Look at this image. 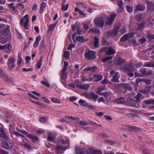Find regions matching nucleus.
<instances>
[{
  "label": "nucleus",
  "instance_id": "8",
  "mask_svg": "<svg viewBox=\"0 0 154 154\" xmlns=\"http://www.w3.org/2000/svg\"><path fill=\"white\" fill-rule=\"evenodd\" d=\"M121 69L125 72H127L129 71H134L135 69V68L130 63L126 64L124 66L121 68Z\"/></svg>",
  "mask_w": 154,
  "mask_h": 154
},
{
  "label": "nucleus",
  "instance_id": "26",
  "mask_svg": "<svg viewBox=\"0 0 154 154\" xmlns=\"http://www.w3.org/2000/svg\"><path fill=\"white\" fill-rule=\"evenodd\" d=\"M9 132L11 136V137H13V134H14L16 135L17 137H20L21 134L20 133L16 132L14 130H11L9 129Z\"/></svg>",
  "mask_w": 154,
  "mask_h": 154
},
{
  "label": "nucleus",
  "instance_id": "56",
  "mask_svg": "<svg viewBox=\"0 0 154 154\" xmlns=\"http://www.w3.org/2000/svg\"><path fill=\"white\" fill-rule=\"evenodd\" d=\"M45 41L43 39H42L40 43V48L41 49H43L45 48Z\"/></svg>",
  "mask_w": 154,
  "mask_h": 154
},
{
  "label": "nucleus",
  "instance_id": "5",
  "mask_svg": "<svg viewBox=\"0 0 154 154\" xmlns=\"http://www.w3.org/2000/svg\"><path fill=\"white\" fill-rule=\"evenodd\" d=\"M29 18L28 14H26L21 19L20 24L23 25L25 29H28Z\"/></svg>",
  "mask_w": 154,
  "mask_h": 154
},
{
  "label": "nucleus",
  "instance_id": "40",
  "mask_svg": "<svg viewBox=\"0 0 154 154\" xmlns=\"http://www.w3.org/2000/svg\"><path fill=\"white\" fill-rule=\"evenodd\" d=\"M48 141H53L55 139V137L53 136L51 134L49 133H48Z\"/></svg>",
  "mask_w": 154,
  "mask_h": 154
},
{
  "label": "nucleus",
  "instance_id": "6",
  "mask_svg": "<svg viewBox=\"0 0 154 154\" xmlns=\"http://www.w3.org/2000/svg\"><path fill=\"white\" fill-rule=\"evenodd\" d=\"M85 57L88 60H93L96 57L95 53L93 51H88L85 54Z\"/></svg>",
  "mask_w": 154,
  "mask_h": 154
},
{
  "label": "nucleus",
  "instance_id": "61",
  "mask_svg": "<svg viewBox=\"0 0 154 154\" xmlns=\"http://www.w3.org/2000/svg\"><path fill=\"white\" fill-rule=\"evenodd\" d=\"M78 5L79 6H80V7H81L82 8H84L85 9H87V7H85V6L84 5L83 3L80 2L78 3Z\"/></svg>",
  "mask_w": 154,
  "mask_h": 154
},
{
  "label": "nucleus",
  "instance_id": "45",
  "mask_svg": "<svg viewBox=\"0 0 154 154\" xmlns=\"http://www.w3.org/2000/svg\"><path fill=\"white\" fill-rule=\"evenodd\" d=\"M51 101L54 103H61L60 100L55 98H52L51 99Z\"/></svg>",
  "mask_w": 154,
  "mask_h": 154
},
{
  "label": "nucleus",
  "instance_id": "14",
  "mask_svg": "<svg viewBox=\"0 0 154 154\" xmlns=\"http://www.w3.org/2000/svg\"><path fill=\"white\" fill-rule=\"evenodd\" d=\"M13 143L11 142H5L3 144V147L7 149H11L13 147Z\"/></svg>",
  "mask_w": 154,
  "mask_h": 154
},
{
  "label": "nucleus",
  "instance_id": "10",
  "mask_svg": "<svg viewBox=\"0 0 154 154\" xmlns=\"http://www.w3.org/2000/svg\"><path fill=\"white\" fill-rule=\"evenodd\" d=\"M116 16V14L115 13L111 14L110 17H107L106 21V24H107L109 25H111L113 23Z\"/></svg>",
  "mask_w": 154,
  "mask_h": 154
},
{
  "label": "nucleus",
  "instance_id": "29",
  "mask_svg": "<svg viewBox=\"0 0 154 154\" xmlns=\"http://www.w3.org/2000/svg\"><path fill=\"white\" fill-rule=\"evenodd\" d=\"M10 26L7 25L6 27L4 29L3 32V34L5 35H7L10 31Z\"/></svg>",
  "mask_w": 154,
  "mask_h": 154
},
{
  "label": "nucleus",
  "instance_id": "32",
  "mask_svg": "<svg viewBox=\"0 0 154 154\" xmlns=\"http://www.w3.org/2000/svg\"><path fill=\"white\" fill-rule=\"evenodd\" d=\"M75 12H79V14L84 16V17H86V15L84 13V11L78 8H75Z\"/></svg>",
  "mask_w": 154,
  "mask_h": 154
},
{
  "label": "nucleus",
  "instance_id": "9",
  "mask_svg": "<svg viewBox=\"0 0 154 154\" xmlns=\"http://www.w3.org/2000/svg\"><path fill=\"white\" fill-rule=\"evenodd\" d=\"M139 128L134 126H126L124 128H121L120 130L122 131L125 130L126 131H137L139 130Z\"/></svg>",
  "mask_w": 154,
  "mask_h": 154
},
{
  "label": "nucleus",
  "instance_id": "18",
  "mask_svg": "<svg viewBox=\"0 0 154 154\" xmlns=\"http://www.w3.org/2000/svg\"><path fill=\"white\" fill-rule=\"evenodd\" d=\"M132 36V33H129L124 35L120 39L121 42L127 40Z\"/></svg>",
  "mask_w": 154,
  "mask_h": 154
},
{
  "label": "nucleus",
  "instance_id": "57",
  "mask_svg": "<svg viewBox=\"0 0 154 154\" xmlns=\"http://www.w3.org/2000/svg\"><path fill=\"white\" fill-rule=\"evenodd\" d=\"M79 123L80 125L85 126L88 124V123L84 121H81L79 122Z\"/></svg>",
  "mask_w": 154,
  "mask_h": 154
},
{
  "label": "nucleus",
  "instance_id": "35",
  "mask_svg": "<svg viewBox=\"0 0 154 154\" xmlns=\"http://www.w3.org/2000/svg\"><path fill=\"white\" fill-rule=\"evenodd\" d=\"M144 66L154 67V62H149L146 63L144 65Z\"/></svg>",
  "mask_w": 154,
  "mask_h": 154
},
{
  "label": "nucleus",
  "instance_id": "53",
  "mask_svg": "<svg viewBox=\"0 0 154 154\" xmlns=\"http://www.w3.org/2000/svg\"><path fill=\"white\" fill-rule=\"evenodd\" d=\"M23 60L20 55L19 54L18 56V60L17 62V64L18 65H20L22 62Z\"/></svg>",
  "mask_w": 154,
  "mask_h": 154
},
{
  "label": "nucleus",
  "instance_id": "41",
  "mask_svg": "<svg viewBox=\"0 0 154 154\" xmlns=\"http://www.w3.org/2000/svg\"><path fill=\"white\" fill-rule=\"evenodd\" d=\"M144 103L146 104H154V100H144Z\"/></svg>",
  "mask_w": 154,
  "mask_h": 154
},
{
  "label": "nucleus",
  "instance_id": "43",
  "mask_svg": "<svg viewBox=\"0 0 154 154\" xmlns=\"http://www.w3.org/2000/svg\"><path fill=\"white\" fill-rule=\"evenodd\" d=\"M69 52L67 51H65L64 53L63 57L66 60L69 59Z\"/></svg>",
  "mask_w": 154,
  "mask_h": 154
},
{
  "label": "nucleus",
  "instance_id": "64",
  "mask_svg": "<svg viewBox=\"0 0 154 154\" xmlns=\"http://www.w3.org/2000/svg\"><path fill=\"white\" fill-rule=\"evenodd\" d=\"M0 154H8V153L4 150L0 149Z\"/></svg>",
  "mask_w": 154,
  "mask_h": 154
},
{
  "label": "nucleus",
  "instance_id": "36",
  "mask_svg": "<svg viewBox=\"0 0 154 154\" xmlns=\"http://www.w3.org/2000/svg\"><path fill=\"white\" fill-rule=\"evenodd\" d=\"M145 26V24L144 23H142L140 24H138L137 25V29L138 30H140L143 29Z\"/></svg>",
  "mask_w": 154,
  "mask_h": 154
},
{
  "label": "nucleus",
  "instance_id": "58",
  "mask_svg": "<svg viewBox=\"0 0 154 154\" xmlns=\"http://www.w3.org/2000/svg\"><path fill=\"white\" fill-rule=\"evenodd\" d=\"M142 82H143L147 84H150L151 83L150 81L147 79H143L142 80Z\"/></svg>",
  "mask_w": 154,
  "mask_h": 154
},
{
  "label": "nucleus",
  "instance_id": "1",
  "mask_svg": "<svg viewBox=\"0 0 154 154\" xmlns=\"http://www.w3.org/2000/svg\"><path fill=\"white\" fill-rule=\"evenodd\" d=\"M104 19L103 17H95L94 20V25L97 27H103L104 24Z\"/></svg>",
  "mask_w": 154,
  "mask_h": 154
},
{
  "label": "nucleus",
  "instance_id": "46",
  "mask_svg": "<svg viewBox=\"0 0 154 154\" xmlns=\"http://www.w3.org/2000/svg\"><path fill=\"white\" fill-rule=\"evenodd\" d=\"M104 87H100L98 88L96 92V93L99 95H102V94L101 93V92L102 91L104 90Z\"/></svg>",
  "mask_w": 154,
  "mask_h": 154
},
{
  "label": "nucleus",
  "instance_id": "62",
  "mask_svg": "<svg viewBox=\"0 0 154 154\" xmlns=\"http://www.w3.org/2000/svg\"><path fill=\"white\" fill-rule=\"evenodd\" d=\"M46 117H43L40 118L39 119V121L42 123L45 122L46 120Z\"/></svg>",
  "mask_w": 154,
  "mask_h": 154
},
{
  "label": "nucleus",
  "instance_id": "27",
  "mask_svg": "<svg viewBox=\"0 0 154 154\" xmlns=\"http://www.w3.org/2000/svg\"><path fill=\"white\" fill-rule=\"evenodd\" d=\"M116 101V102L119 104H124L125 102V100L123 97L119 98Z\"/></svg>",
  "mask_w": 154,
  "mask_h": 154
},
{
  "label": "nucleus",
  "instance_id": "28",
  "mask_svg": "<svg viewBox=\"0 0 154 154\" xmlns=\"http://www.w3.org/2000/svg\"><path fill=\"white\" fill-rule=\"evenodd\" d=\"M46 6V3L44 2H42L41 3L39 9L40 13H42L43 12L44 9Z\"/></svg>",
  "mask_w": 154,
  "mask_h": 154
},
{
  "label": "nucleus",
  "instance_id": "34",
  "mask_svg": "<svg viewBox=\"0 0 154 154\" xmlns=\"http://www.w3.org/2000/svg\"><path fill=\"white\" fill-rule=\"evenodd\" d=\"M21 145L24 146L25 148L27 149L28 150H30L32 149L33 148L28 143H25V144L21 143Z\"/></svg>",
  "mask_w": 154,
  "mask_h": 154
},
{
  "label": "nucleus",
  "instance_id": "3",
  "mask_svg": "<svg viewBox=\"0 0 154 154\" xmlns=\"http://www.w3.org/2000/svg\"><path fill=\"white\" fill-rule=\"evenodd\" d=\"M119 29V25H115L113 31L107 32V34L108 36L115 37L118 35Z\"/></svg>",
  "mask_w": 154,
  "mask_h": 154
},
{
  "label": "nucleus",
  "instance_id": "50",
  "mask_svg": "<svg viewBox=\"0 0 154 154\" xmlns=\"http://www.w3.org/2000/svg\"><path fill=\"white\" fill-rule=\"evenodd\" d=\"M65 117L68 119H71L74 120H77L78 121L79 120V119L78 118L73 117L70 116H66Z\"/></svg>",
  "mask_w": 154,
  "mask_h": 154
},
{
  "label": "nucleus",
  "instance_id": "13",
  "mask_svg": "<svg viewBox=\"0 0 154 154\" xmlns=\"http://www.w3.org/2000/svg\"><path fill=\"white\" fill-rule=\"evenodd\" d=\"M103 76L100 75H94L92 77H90V81L94 82L99 81L102 79Z\"/></svg>",
  "mask_w": 154,
  "mask_h": 154
},
{
  "label": "nucleus",
  "instance_id": "51",
  "mask_svg": "<svg viewBox=\"0 0 154 154\" xmlns=\"http://www.w3.org/2000/svg\"><path fill=\"white\" fill-rule=\"evenodd\" d=\"M41 83L47 87H49L50 86V84L47 82L46 81H42L41 82Z\"/></svg>",
  "mask_w": 154,
  "mask_h": 154
},
{
  "label": "nucleus",
  "instance_id": "7",
  "mask_svg": "<svg viewBox=\"0 0 154 154\" xmlns=\"http://www.w3.org/2000/svg\"><path fill=\"white\" fill-rule=\"evenodd\" d=\"M20 132L26 135L28 138L32 139L34 142H36L38 140L37 137L32 134H29V132L24 130H22L20 131Z\"/></svg>",
  "mask_w": 154,
  "mask_h": 154
},
{
  "label": "nucleus",
  "instance_id": "20",
  "mask_svg": "<svg viewBox=\"0 0 154 154\" xmlns=\"http://www.w3.org/2000/svg\"><path fill=\"white\" fill-rule=\"evenodd\" d=\"M146 9L145 6L142 5L140 4L137 5L135 7L134 11H144Z\"/></svg>",
  "mask_w": 154,
  "mask_h": 154
},
{
  "label": "nucleus",
  "instance_id": "15",
  "mask_svg": "<svg viewBox=\"0 0 154 154\" xmlns=\"http://www.w3.org/2000/svg\"><path fill=\"white\" fill-rule=\"evenodd\" d=\"M146 4L147 5V8L148 11L152 12L154 10V5L153 3L150 1H146Z\"/></svg>",
  "mask_w": 154,
  "mask_h": 154
},
{
  "label": "nucleus",
  "instance_id": "23",
  "mask_svg": "<svg viewBox=\"0 0 154 154\" xmlns=\"http://www.w3.org/2000/svg\"><path fill=\"white\" fill-rule=\"evenodd\" d=\"M97 69V67L96 66L93 67H87L84 69V70L89 71L93 72H95Z\"/></svg>",
  "mask_w": 154,
  "mask_h": 154
},
{
  "label": "nucleus",
  "instance_id": "31",
  "mask_svg": "<svg viewBox=\"0 0 154 154\" xmlns=\"http://www.w3.org/2000/svg\"><path fill=\"white\" fill-rule=\"evenodd\" d=\"M76 40L81 43H84L85 41H88V40L86 39L85 40L84 38L82 36H78L76 38Z\"/></svg>",
  "mask_w": 154,
  "mask_h": 154
},
{
  "label": "nucleus",
  "instance_id": "52",
  "mask_svg": "<svg viewBox=\"0 0 154 154\" xmlns=\"http://www.w3.org/2000/svg\"><path fill=\"white\" fill-rule=\"evenodd\" d=\"M107 79H105L101 82V83L102 84H108L110 83Z\"/></svg>",
  "mask_w": 154,
  "mask_h": 154
},
{
  "label": "nucleus",
  "instance_id": "16",
  "mask_svg": "<svg viewBox=\"0 0 154 154\" xmlns=\"http://www.w3.org/2000/svg\"><path fill=\"white\" fill-rule=\"evenodd\" d=\"M3 137L7 140L9 139V138L7 135L6 133L2 127L0 128V137Z\"/></svg>",
  "mask_w": 154,
  "mask_h": 154
},
{
  "label": "nucleus",
  "instance_id": "33",
  "mask_svg": "<svg viewBox=\"0 0 154 154\" xmlns=\"http://www.w3.org/2000/svg\"><path fill=\"white\" fill-rule=\"evenodd\" d=\"M75 151L77 154H88L87 152H81L80 151L78 147L77 146H75Z\"/></svg>",
  "mask_w": 154,
  "mask_h": 154
},
{
  "label": "nucleus",
  "instance_id": "4",
  "mask_svg": "<svg viewBox=\"0 0 154 154\" xmlns=\"http://www.w3.org/2000/svg\"><path fill=\"white\" fill-rule=\"evenodd\" d=\"M15 61V59L14 57H10L9 58L7 65L9 66L8 69H9L12 70L15 67L16 65L14 63Z\"/></svg>",
  "mask_w": 154,
  "mask_h": 154
},
{
  "label": "nucleus",
  "instance_id": "47",
  "mask_svg": "<svg viewBox=\"0 0 154 154\" xmlns=\"http://www.w3.org/2000/svg\"><path fill=\"white\" fill-rule=\"evenodd\" d=\"M102 42L103 45H108L109 44V43L106 40L105 38L104 37L102 38Z\"/></svg>",
  "mask_w": 154,
  "mask_h": 154
},
{
  "label": "nucleus",
  "instance_id": "2",
  "mask_svg": "<svg viewBox=\"0 0 154 154\" xmlns=\"http://www.w3.org/2000/svg\"><path fill=\"white\" fill-rule=\"evenodd\" d=\"M66 70H61L60 74V82L65 87L66 86V80L67 76V73L66 72Z\"/></svg>",
  "mask_w": 154,
  "mask_h": 154
},
{
  "label": "nucleus",
  "instance_id": "24",
  "mask_svg": "<svg viewBox=\"0 0 154 154\" xmlns=\"http://www.w3.org/2000/svg\"><path fill=\"white\" fill-rule=\"evenodd\" d=\"M92 42H94V47L95 48H97L98 47V43L99 39L97 37H95L92 40Z\"/></svg>",
  "mask_w": 154,
  "mask_h": 154
},
{
  "label": "nucleus",
  "instance_id": "17",
  "mask_svg": "<svg viewBox=\"0 0 154 154\" xmlns=\"http://www.w3.org/2000/svg\"><path fill=\"white\" fill-rule=\"evenodd\" d=\"M8 75L1 68L0 69V78L5 81H7L8 79Z\"/></svg>",
  "mask_w": 154,
  "mask_h": 154
},
{
  "label": "nucleus",
  "instance_id": "19",
  "mask_svg": "<svg viewBox=\"0 0 154 154\" xmlns=\"http://www.w3.org/2000/svg\"><path fill=\"white\" fill-rule=\"evenodd\" d=\"M107 50L106 51V54L107 55H111L116 54L115 50L112 47L109 46Z\"/></svg>",
  "mask_w": 154,
  "mask_h": 154
},
{
  "label": "nucleus",
  "instance_id": "37",
  "mask_svg": "<svg viewBox=\"0 0 154 154\" xmlns=\"http://www.w3.org/2000/svg\"><path fill=\"white\" fill-rule=\"evenodd\" d=\"M79 103L81 105L85 106H87L88 104V103H87L85 100H83L82 99L80 100L79 101Z\"/></svg>",
  "mask_w": 154,
  "mask_h": 154
},
{
  "label": "nucleus",
  "instance_id": "42",
  "mask_svg": "<svg viewBox=\"0 0 154 154\" xmlns=\"http://www.w3.org/2000/svg\"><path fill=\"white\" fill-rule=\"evenodd\" d=\"M69 7V4H67L66 5L65 4H62L61 6V10L62 11H66L67 10Z\"/></svg>",
  "mask_w": 154,
  "mask_h": 154
},
{
  "label": "nucleus",
  "instance_id": "59",
  "mask_svg": "<svg viewBox=\"0 0 154 154\" xmlns=\"http://www.w3.org/2000/svg\"><path fill=\"white\" fill-rule=\"evenodd\" d=\"M112 57L111 56H108L102 60V61L103 62H105L106 61L110 60L112 59Z\"/></svg>",
  "mask_w": 154,
  "mask_h": 154
},
{
  "label": "nucleus",
  "instance_id": "54",
  "mask_svg": "<svg viewBox=\"0 0 154 154\" xmlns=\"http://www.w3.org/2000/svg\"><path fill=\"white\" fill-rule=\"evenodd\" d=\"M68 65V62L65 61L64 62V66L62 70H67V66Z\"/></svg>",
  "mask_w": 154,
  "mask_h": 154
},
{
  "label": "nucleus",
  "instance_id": "25",
  "mask_svg": "<svg viewBox=\"0 0 154 154\" xmlns=\"http://www.w3.org/2000/svg\"><path fill=\"white\" fill-rule=\"evenodd\" d=\"M41 39L40 35H38L36 38L35 41L33 44V46L35 47H37L39 43V41Z\"/></svg>",
  "mask_w": 154,
  "mask_h": 154
},
{
  "label": "nucleus",
  "instance_id": "63",
  "mask_svg": "<svg viewBox=\"0 0 154 154\" xmlns=\"http://www.w3.org/2000/svg\"><path fill=\"white\" fill-rule=\"evenodd\" d=\"M146 37L149 40L153 39L154 38V36L151 34H148L147 35Z\"/></svg>",
  "mask_w": 154,
  "mask_h": 154
},
{
  "label": "nucleus",
  "instance_id": "21",
  "mask_svg": "<svg viewBox=\"0 0 154 154\" xmlns=\"http://www.w3.org/2000/svg\"><path fill=\"white\" fill-rule=\"evenodd\" d=\"M141 73L144 75H151L152 73V72L151 71L148 70L146 71V69L145 68H141L140 70Z\"/></svg>",
  "mask_w": 154,
  "mask_h": 154
},
{
  "label": "nucleus",
  "instance_id": "38",
  "mask_svg": "<svg viewBox=\"0 0 154 154\" xmlns=\"http://www.w3.org/2000/svg\"><path fill=\"white\" fill-rule=\"evenodd\" d=\"M121 86L124 88L128 89H131V88L130 86V85L128 84H122L121 85Z\"/></svg>",
  "mask_w": 154,
  "mask_h": 154
},
{
  "label": "nucleus",
  "instance_id": "55",
  "mask_svg": "<svg viewBox=\"0 0 154 154\" xmlns=\"http://www.w3.org/2000/svg\"><path fill=\"white\" fill-rule=\"evenodd\" d=\"M13 3H11L8 5V7L10 8L13 11H15V7L14 6Z\"/></svg>",
  "mask_w": 154,
  "mask_h": 154
},
{
  "label": "nucleus",
  "instance_id": "22",
  "mask_svg": "<svg viewBox=\"0 0 154 154\" xmlns=\"http://www.w3.org/2000/svg\"><path fill=\"white\" fill-rule=\"evenodd\" d=\"M119 74L118 72H116L114 75L113 76V78L111 80V81L113 82H119Z\"/></svg>",
  "mask_w": 154,
  "mask_h": 154
},
{
  "label": "nucleus",
  "instance_id": "48",
  "mask_svg": "<svg viewBox=\"0 0 154 154\" xmlns=\"http://www.w3.org/2000/svg\"><path fill=\"white\" fill-rule=\"evenodd\" d=\"M125 60L121 58H119L117 60V64L119 65H122L125 63Z\"/></svg>",
  "mask_w": 154,
  "mask_h": 154
},
{
  "label": "nucleus",
  "instance_id": "39",
  "mask_svg": "<svg viewBox=\"0 0 154 154\" xmlns=\"http://www.w3.org/2000/svg\"><path fill=\"white\" fill-rule=\"evenodd\" d=\"M56 23H53L48 26V29L49 31L53 30L56 26Z\"/></svg>",
  "mask_w": 154,
  "mask_h": 154
},
{
  "label": "nucleus",
  "instance_id": "49",
  "mask_svg": "<svg viewBox=\"0 0 154 154\" xmlns=\"http://www.w3.org/2000/svg\"><path fill=\"white\" fill-rule=\"evenodd\" d=\"M10 44H6L4 45H0V47L1 48V49H9V47H10Z\"/></svg>",
  "mask_w": 154,
  "mask_h": 154
},
{
  "label": "nucleus",
  "instance_id": "12",
  "mask_svg": "<svg viewBox=\"0 0 154 154\" xmlns=\"http://www.w3.org/2000/svg\"><path fill=\"white\" fill-rule=\"evenodd\" d=\"M83 94L90 99H93L95 100H96L99 97V96L95 94L93 92L88 93L84 92L83 93Z\"/></svg>",
  "mask_w": 154,
  "mask_h": 154
},
{
  "label": "nucleus",
  "instance_id": "11",
  "mask_svg": "<svg viewBox=\"0 0 154 154\" xmlns=\"http://www.w3.org/2000/svg\"><path fill=\"white\" fill-rule=\"evenodd\" d=\"M76 86L81 89L86 90L90 88L89 84H83L80 81H77L76 83Z\"/></svg>",
  "mask_w": 154,
  "mask_h": 154
},
{
  "label": "nucleus",
  "instance_id": "30",
  "mask_svg": "<svg viewBox=\"0 0 154 154\" xmlns=\"http://www.w3.org/2000/svg\"><path fill=\"white\" fill-rule=\"evenodd\" d=\"M135 98L136 99V101L137 102H140L141 99L143 98V96L140 93H137V95L135 96Z\"/></svg>",
  "mask_w": 154,
  "mask_h": 154
},
{
  "label": "nucleus",
  "instance_id": "44",
  "mask_svg": "<svg viewBox=\"0 0 154 154\" xmlns=\"http://www.w3.org/2000/svg\"><path fill=\"white\" fill-rule=\"evenodd\" d=\"M67 148L62 146H57L56 147V149H57V151H59L61 150H66Z\"/></svg>",
  "mask_w": 154,
  "mask_h": 154
},
{
  "label": "nucleus",
  "instance_id": "60",
  "mask_svg": "<svg viewBox=\"0 0 154 154\" xmlns=\"http://www.w3.org/2000/svg\"><path fill=\"white\" fill-rule=\"evenodd\" d=\"M117 3H118L119 6L123 7V3L122 0H117Z\"/></svg>",
  "mask_w": 154,
  "mask_h": 154
}]
</instances>
